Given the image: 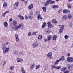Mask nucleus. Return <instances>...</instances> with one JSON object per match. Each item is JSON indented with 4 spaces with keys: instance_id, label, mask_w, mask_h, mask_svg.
<instances>
[{
    "instance_id": "nucleus-1",
    "label": "nucleus",
    "mask_w": 73,
    "mask_h": 73,
    "mask_svg": "<svg viewBox=\"0 0 73 73\" xmlns=\"http://www.w3.org/2000/svg\"><path fill=\"white\" fill-rule=\"evenodd\" d=\"M3 49V53H4V54H6V52H8V51H9V48H6V46L5 44H4L2 48Z\"/></svg>"
},
{
    "instance_id": "nucleus-2",
    "label": "nucleus",
    "mask_w": 73,
    "mask_h": 73,
    "mask_svg": "<svg viewBox=\"0 0 73 73\" xmlns=\"http://www.w3.org/2000/svg\"><path fill=\"white\" fill-rule=\"evenodd\" d=\"M58 27H61L60 28V30L59 31V32L60 33H62V31H63V29L64 28V25H62L61 26V25H59Z\"/></svg>"
},
{
    "instance_id": "nucleus-3",
    "label": "nucleus",
    "mask_w": 73,
    "mask_h": 73,
    "mask_svg": "<svg viewBox=\"0 0 73 73\" xmlns=\"http://www.w3.org/2000/svg\"><path fill=\"white\" fill-rule=\"evenodd\" d=\"M52 55H53V54H52V53L51 52H50L48 53L47 54V56L49 58H50L51 59V60H52V59H53V58H52Z\"/></svg>"
},
{
    "instance_id": "nucleus-4",
    "label": "nucleus",
    "mask_w": 73,
    "mask_h": 73,
    "mask_svg": "<svg viewBox=\"0 0 73 73\" xmlns=\"http://www.w3.org/2000/svg\"><path fill=\"white\" fill-rule=\"evenodd\" d=\"M32 45L33 48H36L38 46V44L37 42H35V43H33L32 44Z\"/></svg>"
},
{
    "instance_id": "nucleus-5",
    "label": "nucleus",
    "mask_w": 73,
    "mask_h": 73,
    "mask_svg": "<svg viewBox=\"0 0 73 73\" xmlns=\"http://www.w3.org/2000/svg\"><path fill=\"white\" fill-rule=\"evenodd\" d=\"M47 24L48 25V28H52L53 27V25L50 23V22H49L47 23Z\"/></svg>"
},
{
    "instance_id": "nucleus-6",
    "label": "nucleus",
    "mask_w": 73,
    "mask_h": 73,
    "mask_svg": "<svg viewBox=\"0 0 73 73\" xmlns=\"http://www.w3.org/2000/svg\"><path fill=\"white\" fill-rule=\"evenodd\" d=\"M47 2L50 4H54V3H55V1H53L51 0H47Z\"/></svg>"
},
{
    "instance_id": "nucleus-7",
    "label": "nucleus",
    "mask_w": 73,
    "mask_h": 73,
    "mask_svg": "<svg viewBox=\"0 0 73 73\" xmlns=\"http://www.w3.org/2000/svg\"><path fill=\"white\" fill-rule=\"evenodd\" d=\"M37 17L38 20H39L40 19V20H42V19H43V18H42V17H41V14H39L38 16H37Z\"/></svg>"
},
{
    "instance_id": "nucleus-8",
    "label": "nucleus",
    "mask_w": 73,
    "mask_h": 73,
    "mask_svg": "<svg viewBox=\"0 0 73 73\" xmlns=\"http://www.w3.org/2000/svg\"><path fill=\"white\" fill-rule=\"evenodd\" d=\"M67 60L68 61H69V62H72V58L69 57L67 58Z\"/></svg>"
},
{
    "instance_id": "nucleus-9",
    "label": "nucleus",
    "mask_w": 73,
    "mask_h": 73,
    "mask_svg": "<svg viewBox=\"0 0 73 73\" xmlns=\"http://www.w3.org/2000/svg\"><path fill=\"white\" fill-rule=\"evenodd\" d=\"M3 25L6 28H8V23L7 22H5L3 23Z\"/></svg>"
},
{
    "instance_id": "nucleus-10",
    "label": "nucleus",
    "mask_w": 73,
    "mask_h": 73,
    "mask_svg": "<svg viewBox=\"0 0 73 73\" xmlns=\"http://www.w3.org/2000/svg\"><path fill=\"white\" fill-rule=\"evenodd\" d=\"M17 27H18V28H24V25H22L21 24H20L18 25Z\"/></svg>"
},
{
    "instance_id": "nucleus-11",
    "label": "nucleus",
    "mask_w": 73,
    "mask_h": 73,
    "mask_svg": "<svg viewBox=\"0 0 73 73\" xmlns=\"http://www.w3.org/2000/svg\"><path fill=\"white\" fill-rule=\"evenodd\" d=\"M35 64L34 63H33L30 66V68L31 69H33L34 68H35Z\"/></svg>"
},
{
    "instance_id": "nucleus-12",
    "label": "nucleus",
    "mask_w": 73,
    "mask_h": 73,
    "mask_svg": "<svg viewBox=\"0 0 73 73\" xmlns=\"http://www.w3.org/2000/svg\"><path fill=\"white\" fill-rule=\"evenodd\" d=\"M18 17L21 20H24V17L22 16L21 15H18Z\"/></svg>"
},
{
    "instance_id": "nucleus-13",
    "label": "nucleus",
    "mask_w": 73,
    "mask_h": 73,
    "mask_svg": "<svg viewBox=\"0 0 73 73\" xmlns=\"http://www.w3.org/2000/svg\"><path fill=\"white\" fill-rule=\"evenodd\" d=\"M68 19H72V17H73V15L72 14H69L68 15Z\"/></svg>"
},
{
    "instance_id": "nucleus-14",
    "label": "nucleus",
    "mask_w": 73,
    "mask_h": 73,
    "mask_svg": "<svg viewBox=\"0 0 73 73\" xmlns=\"http://www.w3.org/2000/svg\"><path fill=\"white\" fill-rule=\"evenodd\" d=\"M62 19H64V20H66L68 19V16L66 15H64L63 16Z\"/></svg>"
},
{
    "instance_id": "nucleus-15",
    "label": "nucleus",
    "mask_w": 73,
    "mask_h": 73,
    "mask_svg": "<svg viewBox=\"0 0 73 73\" xmlns=\"http://www.w3.org/2000/svg\"><path fill=\"white\" fill-rule=\"evenodd\" d=\"M23 61V59H20L19 58H17V62H22Z\"/></svg>"
},
{
    "instance_id": "nucleus-16",
    "label": "nucleus",
    "mask_w": 73,
    "mask_h": 73,
    "mask_svg": "<svg viewBox=\"0 0 73 73\" xmlns=\"http://www.w3.org/2000/svg\"><path fill=\"white\" fill-rule=\"evenodd\" d=\"M67 65L68 66L69 69H70V68H72V67H73V65L71 64H68Z\"/></svg>"
},
{
    "instance_id": "nucleus-17",
    "label": "nucleus",
    "mask_w": 73,
    "mask_h": 73,
    "mask_svg": "<svg viewBox=\"0 0 73 73\" xmlns=\"http://www.w3.org/2000/svg\"><path fill=\"white\" fill-rule=\"evenodd\" d=\"M59 7H58L57 5H54L52 6V8H58Z\"/></svg>"
},
{
    "instance_id": "nucleus-18",
    "label": "nucleus",
    "mask_w": 73,
    "mask_h": 73,
    "mask_svg": "<svg viewBox=\"0 0 73 73\" xmlns=\"http://www.w3.org/2000/svg\"><path fill=\"white\" fill-rule=\"evenodd\" d=\"M57 35H55L53 37V40H56L57 39Z\"/></svg>"
},
{
    "instance_id": "nucleus-19",
    "label": "nucleus",
    "mask_w": 73,
    "mask_h": 73,
    "mask_svg": "<svg viewBox=\"0 0 73 73\" xmlns=\"http://www.w3.org/2000/svg\"><path fill=\"white\" fill-rule=\"evenodd\" d=\"M18 26H15V27H13V30L14 31H17V29H18Z\"/></svg>"
},
{
    "instance_id": "nucleus-20",
    "label": "nucleus",
    "mask_w": 73,
    "mask_h": 73,
    "mask_svg": "<svg viewBox=\"0 0 73 73\" xmlns=\"http://www.w3.org/2000/svg\"><path fill=\"white\" fill-rule=\"evenodd\" d=\"M33 8V4H31L29 5V7H28V9L30 10Z\"/></svg>"
},
{
    "instance_id": "nucleus-21",
    "label": "nucleus",
    "mask_w": 73,
    "mask_h": 73,
    "mask_svg": "<svg viewBox=\"0 0 73 73\" xmlns=\"http://www.w3.org/2000/svg\"><path fill=\"white\" fill-rule=\"evenodd\" d=\"M66 70V67H63L61 69V71H63V72H64L65 70Z\"/></svg>"
},
{
    "instance_id": "nucleus-22",
    "label": "nucleus",
    "mask_w": 73,
    "mask_h": 73,
    "mask_svg": "<svg viewBox=\"0 0 73 73\" xmlns=\"http://www.w3.org/2000/svg\"><path fill=\"white\" fill-rule=\"evenodd\" d=\"M7 3L6 2H4L3 6V8L7 7Z\"/></svg>"
},
{
    "instance_id": "nucleus-23",
    "label": "nucleus",
    "mask_w": 73,
    "mask_h": 73,
    "mask_svg": "<svg viewBox=\"0 0 73 73\" xmlns=\"http://www.w3.org/2000/svg\"><path fill=\"white\" fill-rule=\"evenodd\" d=\"M21 72L22 73H26L25 72V70H24V68H23V67H22L21 68Z\"/></svg>"
},
{
    "instance_id": "nucleus-24",
    "label": "nucleus",
    "mask_w": 73,
    "mask_h": 73,
    "mask_svg": "<svg viewBox=\"0 0 73 73\" xmlns=\"http://www.w3.org/2000/svg\"><path fill=\"white\" fill-rule=\"evenodd\" d=\"M52 22L53 23H54V24H56V23H57V21L55 19L52 20Z\"/></svg>"
},
{
    "instance_id": "nucleus-25",
    "label": "nucleus",
    "mask_w": 73,
    "mask_h": 73,
    "mask_svg": "<svg viewBox=\"0 0 73 73\" xmlns=\"http://www.w3.org/2000/svg\"><path fill=\"white\" fill-rule=\"evenodd\" d=\"M42 38V35H40L38 36V39L39 40H41Z\"/></svg>"
},
{
    "instance_id": "nucleus-26",
    "label": "nucleus",
    "mask_w": 73,
    "mask_h": 73,
    "mask_svg": "<svg viewBox=\"0 0 73 73\" xmlns=\"http://www.w3.org/2000/svg\"><path fill=\"white\" fill-rule=\"evenodd\" d=\"M46 25V23L44 22L43 23V25L42 26V28H44L45 27Z\"/></svg>"
},
{
    "instance_id": "nucleus-27",
    "label": "nucleus",
    "mask_w": 73,
    "mask_h": 73,
    "mask_svg": "<svg viewBox=\"0 0 73 73\" xmlns=\"http://www.w3.org/2000/svg\"><path fill=\"white\" fill-rule=\"evenodd\" d=\"M14 6L15 7H18V6H19V3L18 2H16L14 4Z\"/></svg>"
},
{
    "instance_id": "nucleus-28",
    "label": "nucleus",
    "mask_w": 73,
    "mask_h": 73,
    "mask_svg": "<svg viewBox=\"0 0 73 73\" xmlns=\"http://www.w3.org/2000/svg\"><path fill=\"white\" fill-rule=\"evenodd\" d=\"M49 4V3H48L47 1H46L44 3L45 6H48Z\"/></svg>"
},
{
    "instance_id": "nucleus-29",
    "label": "nucleus",
    "mask_w": 73,
    "mask_h": 73,
    "mask_svg": "<svg viewBox=\"0 0 73 73\" xmlns=\"http://www.w3.org/2000/svg\"><path fill=\"white\" fill-rule=\"evenodd\" d=\"M60 61H61V60L60 59L57 60L55 62V65H57V64H58V62H59Z\"/></svg>"
},
{
    "instance_id": "nucleus-30",
    "label": "nucleus",
    "mask_w": 73,
    "mask_h": 73,
    "mask_svg": "<svg viewBox=\"0 0 73 73\" xmlns=\"http://www.w3.org/2000/svg\"><path fill=\"white\" fill-rule=\"evenodd\" d=\"M60 60H62V61H64V60H65V57L64 56H62Z\"/></svg>"
},
{
    "instance_id": "nucleus-31",
    "label": "nucleus",
    "mask_w": 73,
    "mask_h": 73,
    "mask_svg": "<svg viewBox=\"0 0 73 73\" xmlns=\"http://www.w3.org/2000/svg\"><path fill=\"white\" fill-rule=\"evenodd\" d=\"M42 9L44 12H46V8L45 7H42Z\"/></svg>"
},
{
    "instance_id": "nucleus-32",
    "label": "nucleus",
    "mask_w": 73,
    "mask_h": 73,
    "mask_svg": "<svg viewBox=\"0 0 73 73\" xmlns=\"http://www.w3.org/2000/svg\"><path fill=\"white\" fill-rule=\"evenodd\" d=\"M15 68V67L13 66H11L10 67V69L11 70H13Z\"/></svg>"
},
{
    "instance_id": "nucleus-33",
    "label": "nucleus",
    "mask_w": 73,
    "mask_h": 73,
    "mask_svg": "<svg viewBox=\"0 0 73 73\" xmlns=\"http://www.w3.org/2000/svg\"><path fill=\"white\" fill-rule=\"evenodd\" d=\"M61 68V66H60L56 67V69H60Z\"/></svg>"
},
{
    "instance_id": "nucleus-34",
    "label": "nucleus",
    "mask_w": 73,
    "mask_h": 73,
    "mask_svg": "<svg viewBox=\"0 0 73 73\" xmlns=\"http://www.w3.org/2000/svg\"><path fill=\"white\" fill-rule=\"evenodd\" d=\"M38 32L36 31V32H33L32 33V35H33V36H34L35 35H36V34L37 33H38Z\"/></svg>"
},
{
    "instance_id": "nucleus-35",
    "label": "nucleus",
    "mask_w": 73,
    "mask_h": 73,
    "mask_svg": "<svg viewBox=\"0 0 73 73\" xmlns=\"http://www.w3.org/2000/svg\"><path fill=\"white\" fill-rule=\"evenodd\" d=\"M64 38L66 40H67V39H68V38H69V36L67 35H65L64 36Z\"/></svg>"
},
{
    "instance_id": "nucleus-36",
    "label": "nucleus",
    "mask_w": 73,
    "mask_h": 73,
    "mask_svg": "<svg viewBox=\"0 0 73 73\" xmlns=\"http://www.w3.org/2000/svg\"><path fill=\"white\" fill-rule=\"evenodd\" d=\"M17 23V22L16 21H14L13 22V25H14L15 26H16V23Z\"/></svg>"
},
{
    "instance_id": "nucleus-37",
    "label": "nucleus",
    "mask_w": 73,
    "mask_h": 73,
    "mask_svg": "<svg viewBox=\"0 0 73 73\" xmlns=\"http://www.w3.org/2000/svg\"><path fill=\"white\" fill-rule=\"evenodd\" d=\"M14 53L15 54V55H17V54H19V52H18L16 51H14Z\"/></svg>"
},
{
    "instance_id": "nucleus-38",
    "label": "nucleus",
    "mask_w": 73,
    "mask_h": 73,
    "mask_svg": "<svg viewBox=\"0 0 73 73\" xmlns=\"http://www.w3.org/2000/svg\"><path fill=\"white\" fill-rule=\"evenodd\" d=\"M40 67V65H36V69H39V68Z\"/></svg>"
},
{
    "instance_id": "nucleus-39",
    "label": "nucleus",
    "mask_w": 73,
    "mask_h": 73,
    "mask_svg": "<svg viewBox=\"0 0 73 73\" xmlns=\"http://www.w3.org/2000/svg\"><path fill=\"white\" fill-rule=\"evenodd\" d=\"M19 54L21 55L22 56H24V52H20L19 53Z\"/></svg>"
},
{
    "instance_id": "nucleus-40",
    "label": "nucleus",
    "mask_w": 73,
    "mask_h": 73,
    "mask_svg": "<svg viewBox=\"0 0 73 73\" xmlns=\"http://www.w3.org/2000/svg\"><path fill=\"white\" fill-rule=\"evenodd\" d=\"M52 38V36H49L48 37V41H50Z\"/></svg>"
},
{
    "instance_id": "nucleus-41",
    "label": "nucleus",
    "mask_w": 73,
    "mask_h": 73,
    "mask_svg": "<svg viewBox=\"0 0 73 73\" xmlns=\"http://www.w3.org/2000/svg\"><path fill=\"white\" fill-rule=\"evenodd\" d=\"M67 7L68 8H71V5H70L69 4H67Z\"/></svg>"
},
{
    "instance_id": "nucleus-42",
    "label": "nucleus",
    "mask_w": 73,
    "mask_h": 73,
    "mask_svg": "<svg viewBox=\"0 0 73 73\" xmlns=\"http://www.w3.org/2000/svg\"><path fill=\"white\" fill-rule=\"evenodd\" d=\"M15 38H19V35H18V34H15Z\"/></svg>"
},
{
    "instance_id": "nucleus-43",
    "label": "nucleus",
    "mask_w": 73,
    "mask_h": 73,
    "mask_svg": "<svg viewBox=\"0 0 73 73\" xmlns=\"http://www.w3.org/2000/svg\"><path fill=\"white\" fill-rule=\"evenodd\" d=\"M70 72V71L69 70H67L66 71H64V73H69Z\"/></svg>"
},
{
    "instance_id": "nucleus-44",
    "label": "nucleus",
    "mask_w": 73,
    "mask_h": 73,
    "mask_svg": "<svg viewBox=\"0 0 73 73\" xmlns=\"http://www.w3.org/2000/svg\"><path fill=\"white\" fill-rule=\"evenodd\" d=\"M15 40L17 42H19V38H15Z\"/></svg>"
},
{
    "instance_id": "nucleus-45",
    "label": "nucleus",
    "mask_w": 73,
    "mask_h": 73,
    "mask_svg": "<svg viewBox=\"0 0 73 73\" xmlns=\"http://www.w3.org/2000/svg\"><path fill=\"white\" fill-rule=\"evenodd\" d=\"M28 17H27V16L26 15H25V20H28Z\"/></svg>"
},
{
    "instance_id": "nucleus-46",
    "label": "nucleus",
    "mask_w": 73,
    "mask_h": 73,
    "mask_svg": "<svg viewBox=\"0 0 73 73\" xmlns=\"http://www.w3.org/2000/svg\"><path fill=\"white\" fill-rule=\"evenodd\" d=\"M52 68H54V69H56V67L55 66V65H52Z\"/></svg>"
},
{
    "instance_id": "nucleus-47",
    "label": "nucleus",
    "mask_w": 73,
    "mask_h": 73,
    "mask_svg": "<svg viewBox=\"0 0 73 73\" xmlns=\"http://www.w3.org/2000/svg\"><path fill=\"white\" fill-rule=\"evenodd\" d=\"M67 10H64L63 11V12L64 13H66Z\"/></svg>"
},
{
    "instance_id": "nucleus-48",
    "label": "nucleus",
    "mask_w": 73,
    "mask_h": 73,
    "mask_svg": "<svg viewBox=\"0 0 73 73\" xmlns=\"http://www.w3.org/2000/svg\"><path fill=\"white\" fill-rule=\"evenodd\" d=\"M28 18H29V19H30V20H31V19H32V16H29Z\"/></svg>"
},
{
    "instance_id": "nucleus-49",
    "label": "nucleus",
    "mask_w": 73,
    "mask_h": 73,
    "mask_svg": "<svg viewBox=\"0 0 73 73\" xmlns=\"http://www.w3.org/2000/svg\"><path fill=\"white\" fill-rule=\"evenodd\" d=\"M61 11H62V9L59 10L58 11V13H61Z\"/></svg>"
},
{
    "instance_id": "nucleus-50",
    "label": "nucleus",
    "mask_w": 73,
    "mask_h": 73,
    "mask_svg": "<svg viewBox=\"0 0 73 73\" xmlns=\"http://www.w3.org/2000/svg\"><path fill=\"white\" fill-rule=\"evenodd\" d=\"M70 11L69 10H67V11H66V13H70Z\"/></svg>"
},
{
    "instance_id": "nucleus-51",
    "label": "nucleus",
    "mask_w": 73,
    "mask_h": 73,
    "mask_svg": "<svg viewBox=\"0 0 73 73\" xmlns=\"http://www.w3.org/2000/svg\"><path fill=\"white\" fill-rule=\"evenodd\" d=\"M3 66H4L5 64H6V62L4 61L3 62Z\"/></svg>"
},
{
    "instance_id": "nucleus-52",
    "label": "nucleus",
    "mask_w": 73,
    "mask_h": 73,
    "mask_svg": "<svg viewBox=\"0 0 73 73\" xmlns=\"http://www.w3.org/2000/svg\"><path fill=\"white\" fill-rule=\"evenodd\" d=\"M31 35V32H29L28 33V36H30Z\"/></svg>"
},
{
    "instance_id": "nucleus-53",
    "label": "nucleus",
    "mask_w": 73,
    "mask_h": 73,
    "mask_svg": "<svg viewBox=\"0 0 73 73\" xmlns=\"http://www.w3.org/2000/svg\"><path fill=\"white\" fill-rule=\"evenodd\" d=\"M70 27H71V28H72V26L73 25V24L72 23H71L70 24Z\"/></svg>"
},
{
    "instance_id": "nucleus-54",
    "label": "nucleus",
    "mask_w": 73,
    "mask_h": 73,
    "mask_svg": "<svg viewBox=\"0 0 73 73\" xmlns=\"http://www.w3.org/2000/svg\"><path fill=\"white\" fill-rule=\"evenodd\" d=\"M49 32V30H48L46 32V33H48Z\"/></svg>"
},
{
    "instance_id": "nucleus-55",
    "label": "nucleus",
    "mask_w": 73,
    "mask_h": 73,
    "mask_svg": "<svg viewBox=\"0 0 73 73\" xmlns=\"http://www.w3.org/2000/svg\"><path fill=\"white\" fill-rule=\"evenodd\" d=\"M44 41H45L46 42H47V41H49L48 40V39H44Z\"/></svg>"
},
{
    "instance_id": "nucleus-56",
    "label": "nucleus",
    "mask_w": 73,
    "mask_h": 73,
    "mask_svg": "<svg viewBox=\"0 0 73 73\" xmlns=\"http://www.w3.org/2000/svg\"><path fill=\"white\" fill-rule=\"evenodd\" d=\"M6 14L5 13H4L3 14V15H2V16L3 17H4V16H5Z\"/></svg>"
},
{
    "instance_id": "nucleus-57",
    "label": "nucleus",
    "mask_w": 73,
    "mask_h": 73,
    "mask_svg": "<svg viewBox=\"0 0 73 73\" xmlns=\"http://www.w3.org/2000/svg\"><path fill=\"white\" fill-rule=\"evenodd\" d=\"M9 11H7L6 12H5V14H6V13H9Z\"/></svg>"
},
{
    "instance_id": "nucleus-58",
    "label": "nucleus",
    "mask_w": 73,
    "mask_h": 73,
    "mask_svg": "<svg viewBox=\"0 0 73 73\" xmlns=\"http://www.w3.org/2000/svg\"><path fill=\"white\" fill-rule=\"evenodd\" d=\"M39 13H40V12L39 11H37L36 13V15H37Z\"/></svg>"
},
{
    "instance_id": "nucleus-59",
    "label": "nucleus",
    "mask_w": 73,
    "mask_h": 73,
    "mask_svg": "<svg viewBox=\"0 0 73 73\" xmlns=\"http://www.w3.org/2000/svg\"><path fill=\"white\" fill-rule=\"evenodd\" d=\"M67 56H68V57H69V56H70V53H68L67 54Z\"/></svg>"
},
{
    "instance_id": "nucleus-60",
    "label": "nucleus",
    "mask_w": 73,
    "mask_h": 73,
    "mask_svg": "<svg viewBox=\"0 0 73 73\" xmlns=\"http://www.w3.org/2000/svg\"><path fill=\"white\" fill-rule=\"evenodd\" d=\"M9 20H10V21H11V22L12 21V19L11 18H10L9 19Z\"/></svg>"
},
{
    "instance_id": "nucleus-61",
    "label": "nucleus",
    "mask_w": 73,
    "mask_h": 73,
    "mask_svg": "<svg viewBox=\"0 0 73 73\" xmlns=\"http://www.w3.org/2000/svg\"><path fill=\"white\" fill-rule=\"evenodd\" d=\"M30 15H33V13L32 12H31L30 13Z\"/></svg>"
},
{
    "instance_id": "nucleus-62",
    "label": "nucleus",
    "mask_w": 73,
    "mask_h": 73,
    "mask_svg": "<svg viewBox=\"0 0 73 73\" xmlns=\"http://www.w3.org/2000/svg\"><path fill=\"white\" fill-rule=\"evenodd\" d=\"M8 44H9V43L8 42H7L6 43V45H8Z\"/></svg>"
},
{
    "instance_id": "nucleus-63",
    "label": "nucleus",
    "mask_w": 73,
    "mask_h": 73,
    "mask_svg": "<svg viewBox=\"0 0 73 73\" xmlns=\"http://www.w3.org/2000/svg\"><path fill=\"white\" fill-rule=\"evenodd\" d=\"M72 1V0H68V1H69V2H70V1Z\"/></svg>"
},
{
    "instance_id": "nucleus-64",
    "label": "nucleus",
    "mask_w": 73,
    "mask_h": 73,
    "mask_svg": "<svg viewBox=\"0 0 73 73\" xmlns=\"http://www.w3.org/2000/svg\"><path fill=\"white\" fill-rule=\"evenodd\" d=\"M27 1H25V4H27Z\"/></svg>"
}]
</instances>
